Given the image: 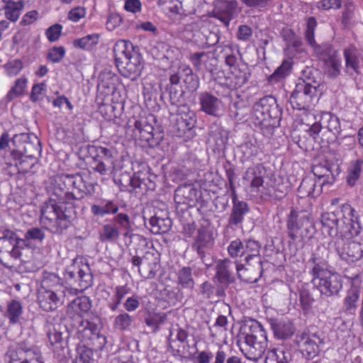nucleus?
I'll return each instance as SVG.
<instances>
[{"mask_svg": "<svg viewBox=\"0 0 363 363\" xmlns=\"http://www.w3.org/2000/svg\"><path fill=\"white\" fill-rule=\"evenodd\" d=\"M27 79L25 77L19 78L16 80L14 86L11 89L6 95L9 101L13 100L15 97L23 94V90L26 86Z\"/></svg>", "mask_w": 363, "mask_h": 363, "instance_id": "56", "label": "nucleus"}, {"mask_svg": "<svg viewBox=\"0 0 363 363\" xmlns=\"http://www.w3.org/2000/svg\"><path fill=\"white\" fill-rule=\"evenodd\" d=\"M177 284L182 288L192 290L194 287V279L192 269L189 267H182L177 273Z\"/></svg>", "mask_w": 363, "mask_h": 363, "instance_id": "47", "label": "nucleus"}, {"mask_svg": "<svg viewBox=\"0 0 363 363\" xmlns=\"http://www.w3.org/2000/svg\"><path fill=\"white\" fill-rule=\"evenodd\" d=\"M213 245V238L210 232L204 228L198 230L193 247L196 250L199 257L205 262L206 250Z\"/></svg>", "mask_w": 363, "mask_h": 363, "instance_id": "32", "label": "nucleus"}, {"mask_svg": "<svg viewBox=\"0 0 363 363\" xmlns=\"http://www.w3.org/2000/svg\"><path fill=\"white\" fill-rule=\"evenodd\" d=\"M62 184L67 186L69 194L73 196L72 197L73 203L74 201L82 199L86 194H91L94 191L93 185H86L79 174L65 175V182Z\"/></svg>", "mask_w": 363, "mask_h": 363, "instance_id": "20", "label": "nucleus"}, {"mask_svg": "<svg viewBox=\"0 0 363 363\" xmlns=\"http://www.w3.org/2000/svg\"><path fill=\"white\" fill-rule=\"evenodd\" d=\"M261 245L254 240H244L245 260L264 261L260 255Z\"/></svg>", "mask_w": 363, "mask_h": 363, "instance_id": "41", "label": "nucleus"}, {"mask_svg": "<svg viewBox=\"0 0 363 363\" xmlns=\"http://www.w3.org/2000/svg\"><path fill=\"white\" fill-rule=\"evenodd\" d=\"M116 65L126 60L133 53H138L133 50V46L130 41L121 40L117 41L113 47Z\"/></svg>", "mask_w": 363, "mask_h": 363, "instance_id": "35", "label": "nucleus"}, {"mask_svg": "<svg viewBox=\"0 0 363 363\" xmlns=\"http://www.w3.org/2000/svg\"><path fill=\"white\" fill-rule=\"evenodd\" d=\"M270 325L276 337L287 339L295 333L296 328L291 319H269Z\"/></svg>", "mask_w": 363, "mask_h": 363, "instance_id": "30", "label": "nucleus"}, {"mask_svg": "<svg viewBox=\"0 0 363 363\" xmlns=\"http://www.w3.org/2000/svg\"><path fill=\"white\" fill-rule=\"evenodd\" d=\"M302 82L299 83L309 84L315 89L320 86L321 82L320 73L319 70L310 67H306L301 73Z\"/></svg>", "mask_w": 363, "mask_h": 363, "instance_id": "45", "label": "nucleus"}, {"mask_svg": "<svg viewBox=\"0 0 363 363\" xmlns=\"http://www.w3.org/2000/svg\"><path fill=\"white\" fill-rule=\"evenodd\" d=\"M282 109L272 96L262 98L253 106V117L255 123L264 127L276 126L279 124Z\"/></svg>", "mask_w": 363, "mask_h": 363, "instance_id": "5", "label": "nucleus"}, {"mask_svg": "<svg viewBox=\"0 0 363 363\" xmlns=\"http://www.w3.org/2000/svg\"><path fill=\"white\" fill-rule=\"evenodd\" d=\"M197 193L192 184L181 185L175 190L174 199L177 204L191 206L197 201Z\"/></svg>", "mask_w": 363, "mask_h": 363, "instance_id": "31", "label": "nucleus"}, {"mask_svg": "<svg viewBox=\"0 0 363 363\" xmlns=\"http://www.w3.org/2000/svg\"><path fill=\"white\" fill-rule=\"evenodd\" d=\"M190 60L195 69L199 70L203 63L213 60V57L211 52H200L193 53L190 57Z\"/></svg>", "mask_w": 363, "mask_h": 363, "instance_id": "57", "label": "nucleus"}, {"mask_svg": "<svg viewBox=\"0 0 363 363\" xmlns=\"http://www.w3.org/2000/svg\"><path fill=\"white\" fill-rule=\"evenodd\" d=\"M233 204L229 225L238 226L242 223L244 216L249 212L250 208L246 202L238 200L237 195L233 197Z\"/></svg>", "mask_w": 363, "mask_h": 363, "instance_id": "33", "label": "nucleus"}, {"mask_svg": "<svg viewBox=\"0 0 363 363\" xmlns=\"http://www.w3.org/2000/svg\"><path fill=\"white\" fill-rule=\"evenodd\" d=\"M163 296L169 304L174 306L182 303L184 300L183 292L178 287L164 289Z\"/></svg>", "mask_w": 363, "mask_h": 363, "instance_id": "51", "label": "nucleus"}, {"mask_svg": "<svg viewBox=\"0 0 363 363\" xmlns=\"http://www.w3.org/2000/svg\"><path fill=\"white\" fill-rule=\"evenodd\" d=\"M90 152H95L96 155L93 157L94 172L101 175H113L116 176L115 160L112 155L111 150L108 148L101 146L89 147Z\"/></svg>", "mask_w": 363, "mask_h": 363, "instance_id": "12", "label": "nucleus"}, {"mask_svg": "<svg viewBox=\"0 0 363 363\" xmlns=\"http://www.w3.org/2000/svg\"><path fill=\"white\" fill-rule=\"evenodd\" d=\"M311 283L321 295L327 297L337 294L342 289L340 276L337 273L332 272L331 270L324 273L323 275L312 277Z\"/></svg>", "mask_w": 363, "mask_h": 363, "instance_id": "13", "label": "nucleus"}, {"mask_svg": "<svg viewBox=\"0 0 363 363\" xmlns=\"http://www.w3.org/2000/svg\"><path fill=\"white\" fill-rule=\"evenodd\" d=\"M291 67V62L284 60L282 64L268 77L269 83L273 84L284 79L288 75Z\"/></svg>", "mask_w": 363, "mask_h": 363, "instance_id": "50", "label": "nucleus"}, {"mask_svg": "<svg viewBox=\"0 0 363 363\" xmlns=\"http://www.w3.org/2000/svg\"><path fill=\"white\" fill-rule=\"evenodd\" d=\"M245 264L237 262V276L240 281L246 283H256L262 277L264 261H247Z\"/></svg>", "mask_w": 363, "mask_h": 363, "instance_id": "19", "label": "nucleus"}, {"mask_svg": "<svg viewBox=\"0 0 363 363\" xmlns=\"http://www.w3.org/2000/svg\"><path fill=\"white\" fill-rule=\"evenodd\" d=\"M91 301L87 296L77 297L68 306V312L71 315L82 317L89 315L91 309Z\"/></svg>", "mask_w": 363, "mask_h": 363, "instance_id": "36", "label": "nucleus"}, {"mask_svg": "<svg viewBox=\"0 0 363 363\" xmlns=\"http://www.w3.org/2000/svg\"><path fill=\"white\" fill-rule=\"evenodd\" d=\"M360 293V289L357 287H352L347 291L342 307L343 311L347 315L355 314Z\"/></svg>", "mask_w": 363, "mask_h": 363, "instance_id": "38", "label": "nucleus"}, {"mask_svg": "<svg viewBox=\"0 0 363 363\" xmlns=\"http://www.w3.org/2000/svg\"><path fill=\"white\" fill-rule=\"evenodd\" d=\"M7 313L9 318H19L23 313L21 303L17 300H12L7 303Z\"/></svg>", "mask_w": 363, "mask_h": 363, "instance_id": "61", "label": "nucleus"}, {"mask_svg": "<svg viewBox=\"0 0 363 363\" xmlns=\"http://www.w3.org/2000/svg\"><path fill=\"white\" fill-rule=\"evenodd\" d=\"M115 215L112 220L113 223L119 228L120 232L121 230L124 231L123 235L125 238H129L130 242L134 240L144 245L147 244L146 239L144 237L133 233V223L127 213L118 212Z\"/></svg>", "mask_w": 363, "mask_h": 363, "instance_id": "25", "label": "nucleus"}, {"mask_svg": "<svg viewBox=\"0 0 363 363\" xmlns=\"http://www.w3.org/2000/svg\"><path fill=\"white\" fill-rule=\"evenodd\" d=\"M313 177L318 178V186L320 189L326 185L332 184L335 181V177L331 173L330 170L321 165H318L313 169Z\"/></svg>", "mask_w": 363, "mask_h": 363, "instance_id": "43", "label": "nucleus"}, {"mask_svg": "<svg viewBox=\"0 0 363 363\" xmlns=\"http://www.w3.org/2000/svg\"><path fill=\"white\" fill-rule=\"evenodd\" d=\"M251 328L255 330L245 336L244 340L240 344L242 353L250 360L257 361L262 357L267 347V334L262 325L255 319Z\"/></svg>", "mask_w": 363, "mask_h": 363, "instance_id": "4", "label": "nucleus"}, {"mask_svg": "<svg viewBox=\"0 0 363 363\" xmlns=\"http://www.w3.org/2000/svg\"><path fill=\"white\" fill-rule=\"evenodd\" d=\"M209 26V22L207 20L196 19L186 25V30H189L194 33L204 30Z\"/></svg>", "mask_w": 363, "mask_h": 363, "instance_id": "63", "label": "nucleus"}, {"mask_svg": "<svg viewBox=\"0 0 363 363\" xmlns=\"http://www.w3.org/2000/svg\"><path fill=\"white\" fill-rule=\"evenodd\" d=\"M65 327L60 323H47V335L51 346V349L55 353L60 354L67 346V342L62 337L63 330Z\"/></svg>", "mask_w": 363, "mask_h": 363, "instance_id": "24", "label": "nucleus"}, {"mask_svg": "<svg viewBox=\"0 0 363 363\" xmlns=\"http://www.w3.org/2000/svg\"><path fill=\"white\" fill-rule=\"evenodd\" d=\"M65 182V176L55 179L51 191L52 195L56 196L45 203L41 209L40 222L45 228L53 234L62 235L71 225L72 219L76 216V210L72 201V194Z\"/></svg>", "mask_w": 363, "mask_h": 363, "instance_id": "1", "label": "nucleus"}, {"mask_svg": "<svg viewBox=\"0 0 363 363\" xmlns=\"http://www.w3.org/2000/svg\"><path fill=\"white\" fill-rule=\"evenodd\" d=\"M308 133L315 140L320 135V139L323 143H333L341 133L340 120L331 113H324L320 122H315L310 127Z\"/></svg>", "mask_w": 363, "mask_h": 363, "instance_id": "6", "label": "nucleus"}, {"mask_svg": "<svg viewBox=\"0 0 363 363\" xmlns=\"http://www.w3.org/2000/svg\"><path fill=\"white\" fill-rule=\"evenodd\" d=\"M230 116L234 119H241L245 115V106L242 101L231 102L229 106Z\"/></svg>", "mask_w": 363, "mask_h": 363, "instance_id": "60", "label": "nucleus"}, {"mask_svg": "<svg viewBox=\"0 0 363 363\" xmlns=\"http://www.w3.org/2000/svg\"><path fill=\"white\" fill-rule=\"evenodd\" d=\"M64 279L70 287L65 289V296H74L83 292L92 285L93 277L91 269L86 264H72L65 273Z\"/></svg>", "mask_w": 363, "mask_h": 363, "instance_id": "3", "label": "nucleus"}, {"mask_svg": "<svg viewBox=\"0 0 363 363\" xmlns=\"http://www.w3.org/2000/svg\"><path fill=\"white\" fill-rule=\"evenodd\" d=\"M200 110L208 116L220 118L223 115L225 106L222 100L208 91L199 94Z\"/></svg>", "mask_w": 363, "mask_h": 363, "instance_id": "21", "label": "nucleus"}, {"mask_svg": "<svg viewBox=\"0 0 363 363\" xmlns=\"http://www.w3.org/2000/svg\"><path fill=\"white\" fill-rule=\"evenodd\" d=\"M14 160H18V162H16L14 164L16 172L23 174L28 172L33 167L36 160V159L29 160L21 155L17 156V159Z\"/></svg>", "mask_w": 363, "mask_h": 363, "instance_id": "55", "label": "nucleus"}, {"mask_svg": "<svg viewBox=\"0 0 363 363\" xmlns=\"http://www.w3.org/2000/svg\"><path fill=\"white\" fill-rule=\"evenodd\" d=\"M12 142L17 146V150L11 152L13 159H17V156L19 155L29 160L37 159L40 154V143L33 134H16L13 136Z\"/></svg>", "mask_w": 363, "mask_h": 363, "instance_id": "8", "label": "nucleus"}, {"mask_svg": "<svg viewBox=\"0 0 363 363\" xmlns=\"http://www.w3.org/2000/svg\"><path fill=\"white\" fill-rule=\"evenodd\" d=\"M155 123L153 115L141 116L138 119H134L133 137L135 140H139L147 143L149 145H154L158 143L159 138H155L152 123Z\"/></svg>", "mask_w": 363, "mask_h": 363, "instance_id": "14", "label": "nucleus"}, {"mask_svg": "<svg viewBox=\"0 0 363 363\" xmlns=\"http://www.w3.org/2000/svg\"><path fill=\"white\" fill-rule=\"evenodd\" d=\"M267 170L262 164L249 167L243 175V180L246 182L252 189L257 191L262 186L264 178L266 176Z\"/></svg>", "mask_w": 363, "mask_h": 363, "instance_id": "28", "label": "nucleus"}, {"mask_svg": "<svg viewBox=\"0 0 363 363\" xmlns=\"http://www.w3.org/2000/svg\"><path fill=\"white\" fill-rule=\"evenodd\" d=\"M221 48L222 52H223L225 55V64L230 67H235L238 62V58L234 53L233 46L230 45H226L221 47Z\"/></svg>", "mask_w": 363, "mask_h": 363, "instance_id": "64", "label": "nucleus"}, {"mask_svg": "<svg viewBox=\"0 0 363 363\" xmlns=\"http://www.w3.org/2000/svg\"><path fill=\"white\" fill-rule=\"evenodd\" d=\"M329 250L323 245L318 246L308 261L309 274L312 277L323 275L330 271Z\"/></svg>", "mask_w": 363, "mask_h": 363, "instance_id": "17", "label": "nucleus"}, {"mask_svg": "<svg viewBox=\"0 0 363 363\" xmlns=\"http://www.w3.org/2000/svg\"><path fill=\"white\" fill-rule=\"evenodd\" d=\"M296 342L303 355L307 358L315 357L319 352V343L322 341L315 334L303 333L297 335Z\"/></svg>", "mask_w": 363, "mask_h": 363, "instance_id": "23", "label": "nucleus"}, {"mask_svg": "<svg viewBox=\"0 0 363 363\" xmlns=\"http://www.w3.org/2000/svg\"><path fill=\"white\" fill-rule=\"evenodd\" d=\"M119 228L113 223H108L103 225L99 232V239L101 242H115L120 236Z\"/></svg>", "mask_w": 363, "mask_h": 363, "instance_id": "46", "label": "nucleus"}, {"mask_svg": "<svg viewBox=\"0 0 363 363\" xmlns=\"http://www.w3.org/2000/svg\"><path fill=\"white\" fill-rule=\"evenodd\" d=\"M79 325V330L89 336L93 342L95 350H101L106 344V337L100 333L101 323L99 319L98 323H94L90 319H77Z\"/></svg>", "mask_w": 363, "mask_h": 363, "instance_id": "18", "label": "nucleus"}, {"mask_svg": "<svg viewBox=\"0 0 363 363\" xmlns=\"http://www.w3.org/2000/svg\"><path fill=\"white\" fill-rule=\"evenodd\" d=\"M166 91L168 94L169 102L172 106H184L186 108V106H184L185 92L180 86L169 84L166 87Z\"/></svg>", "mask_w": 363, "mask_h": 363, "instance_id": "42", "label": "nucleus"}, {"mask_svg": "<svg viewBox=\"0 0 363 363\" xmlns=\"http://www.w3.org/2000/svg\"><path fill=\"white\" fill-rule=\"evenodd\" d=\"M23 9V4L21 1L16 2L12 0L8 1L4 6L6 18L12 22H16L18 19Z\"/></svg>", "mask_w": 363, "mask_h": 363, "instance_id": "48", "label": "nucleus"}, {"mask_svg": "<svg viewBox=\"0 0 363 363\" xmlns=\"http://www.w3.org/2000/svg\"><path fill=\"white\" fill-rule=\"evenodd\" d=\"M99 35L94 33L87 35L82 38L76 39L73 42L74 47H77L84 50H89L92 46L96 45L99 43Z\"/></svg>", "mask_w": 363, "mask_h": 363, "instance_id": "52", "label": "nucleus"}, {"mask_svg": "<svg viewBox=\"0 0 363 363\" xmlns=\"http://www.w3.org/2000/svg\"><path fill=\"white\" fill-rule=\"evenodd\" d=\"M216 274L214 281H217L219 285L217 286L216 294L218 297L225 296V291L230 284L235 281L234 270L237 271V262H233L229 259L219 260L216 267Z\"/></svg>", "mask_w": 363, "mask_h": 363, "instance_id": "9", "label": "nucleus"}, {"mask_svg": "<svg viewBox=\"0 0 363 363\" xmlns=\"http://www.w3.org/2000/svg\"><path fill=\"white\" fill-rule=\"evenodd\" d=\"M265 363H288L286 353L280 349H273L267 352Z\"/></svg>", "mask_w": 363, "mask_h": 363, "instance_id": "54", "label": "nucleus"}, {"mask_svg": "<svg viewBox=\"0 0 363 363\" xmlns=\"http://www.w3.org/2000/svg\"><path fill=\"white\" fill-rule=\"evenodd\" d=\"M344 57L346 72L350 75H352L354 73H358L360 62L357 49L354 47L345 48L344 50Z\"/></svg>", "mask_w": 363, "mask_h": 363, "instance_id": "39", "label": "nucleus"}, {"mask_svg": "<svg viewBox=\"0 0 363 363\" xmlns=\"http://www.w3.org/2000/svg\"><path fill=\"white\" fill-rule=\"evenodd\" d=\"M323 230L333 238L349 239L357 236L362 230L354 209L349 204H342L332 212L321 215Z\"/></svg>", "mask_w": 363, "mask_h": 363, "instance_id": "2", "label": "nucleus"}, {"mask_svg": "<svg viewBox=\"0 0 363 363\" xmlns=\"http://www.w3.org/2000/svg\"><path fill=\"white\" fill-rule=\"evenodd\" d=\"M119 211L118 202L113 200H104L100 204L91 206V213L96 217H104L109 214H116Z\"/></svg>", "mask_w": 363, "mask_h": 363, "instance_id": "37", "label": "nucleus"}, {"mask_svg": "<svg viewBox=\"0 0 363 363\" xmlns=\"http://www.w3.org/2000/svg\"><path fill=\"white\" fill-rule=\"evenodd\" d=\"M287 232L293 240H303L312 237L313 223L308 214L292 209L287 218Z\"/></svg>", "mask_w": 363, "mask_h": 363, "instance_id": "7", "label": "nucleus"}, {"mask_svg": "<svg viewBox=\"0 0 363 363\" xmlns=\"http://www.w3.org/2000/svg\"><path fill=\"white\" fill-rule=\"evenodd\" d=\"M342 259L356 262L363 257V242L351 241L344 243L343 238H336L329 243Z\"/></svg>", "mask_w": 363, "mask_h": 363, "instance_id": "15", "label": "nucleus"}, {"mask_svg": "<svg viewBox=\"0 0 363 363\" xmlns=\"http://www.w3.org/2000/svg\"><path fill=\"white\" fill-rule=\"evenodd\" d=\"M341 67V60L338 56L323 63L324 72L330 79H335L340 76Z\"/></svg>", "mask_w": 363, "mask_h": 363, "instance_id": "49", "label": "nucleus"}, {"mask_svg": "<svg viewBox=\"0 0 363 363\" xmlns=\"http://www.w3.org/2000/svg\"><path fill=\"white\" fill-rule=\"evenodd\" d=\"M190 74V67L186 65H180L174 73L169 76L170 84L179 86V82L183 79V75Z\"/></svg>", "mask_w": 363, "mask_h": 363, "instance_id": "58", "label": "nucleus"}, {"mask_svg": "<svg viewBox=\"0 0 363 363\" xmlns=\"http://www.w3.org/2000/svg\"><path fill=\"white\" fill-rule=\"evenodd\" d=\"M323 189L318 186L316 179L311 176L305 177L298 188L301 197L317 196L322 192Z\"/></svg>", "mask_w": 363, "mask_h": 363, "instance_id": "34", "label": "nucleus"}, {"mask_svg": "<svg viewBox=\"0 0 363 363\" xmlns=\"http://www.w3.org/2000/svg\"><path fill=\"white\" fill-rule=\"evenodd\" d=\"M4 67L9 76H16L22 70L23 62L20 60H14L9 61Z\"/></svg>", "mask_w": 363, "mask_h": 363, "instance_id": "62", "label": "nucleus"}, {"mask_svg": "<svg viewBox=\"0 0 363 363\" xmlns=\"http://www.w3.org/2000/svg\"><path fill=\"white\" fill-rule=\"evenodd\" d=\"M237 2L235 1H219L213 11V16L228 26L235 16Z\"/></svg>", "mask_w": 363, "mask_h": 363, "instance_id": "27", "label": "nucleus"}, {"mask_svg": "<svg viewBox=\"0 0 363 363\" xmlns=\"http://www.w3.org/2000/svg\"><path fill=\"white\" fill-rule=\"evenodd\" d=\"M317 27V21L315 17H310L307 21L305 38L308 43L313 48V51L320 60L323 63L337 57V50L330 44L324 43L318 45L315 40V30Z\"/></svg>", "mask_w": 363, "mask_h": 363, "instance_id": "10", "label": "nucleus"}, {"mask_svg": "<svg viewBox=\"0 0 363 363\" xmlns=\"http://www.w3.org/2000/svg\"><path fill=\"white\" fill-rule=\"evenodd\" d=\"M169 346L174 355L184 357L188 354L187 342H179L174 338V331H170Z\"/></svg>", "mask_w": 363, "mask_h": 363, "instance_id": "53", "label": "nucleus"}, {"mask_svg": "<svg viewBox=\"0 0 363 363\" xmlns=\"http://www.w3.org/2000/svg\"><path fill=\"white\" fill-rule=\"evenodd\" d=\"M228 251L230 256L233 258L244 256V241L242 242L240 240L232 241L228 247Z\"/></svg>", "mask_w": 363, "mask_h": 363, "instance_id": "59", "label": "nucleus"}, {"mask_svg": "<svg viewBox=\"0 0 363 363\" xmlns=\"http://www.w3.org/2000/svg\"><path fill=\"white\" fill-rule=\"evenodd\" d=\"M317 89L309 84L298 83L291 93L290 103L294 109L307 110L317 99Z\"/></svg>", "mask_w": 363, "mask_h": 363, "instance_id": "11", "label": "nucleus"}, {"mask_svg": "<svg viewBox=\"0 0 363 363\" xmlns=\"http://www.w3.org/2000/svg\"><path fill=\"white\" fill-rule=\"evenodd\" d=\"M65 291H38V301L40 307L45 311L55 310L64 301Z\"/></svg>", "mask_w": 363, "mask_h": 363, "instance_id": "26", "label": "nucleus"}, {"mask_svg": "<svg viewBox=\"0 0 363 363\" xmlns=\"http://www.w3.org/2000/svg\"><path fill=\"white\" fill-rule=\"evenodd\" d=\"M116 67L123 77L135 80L140 76L143 69L142 56L138 52L133 53V55L116 65Z\"/></svg>", "mask_w": 363, "mask_h": 363, "instance_id": "22", "label": "nucleus"}, {"mask_svg": "<svg viewBox=\"0 0 363 363\" xmlns=\"http://www.w3.org/2000/svg\"><path fill=\"white\" fill-rule=\"evenodd\" d=\"M130 262L133 266L138 267L139 273L143 278L151 279L156 273L160 262L159 254L155 251H147L142 257H133Z\"/></svg>", "mask_w": 363, "mask_h": 363, "instance_id": "16", "label": "nucleus"}, {"mask_svg": "<svg viewBox=\"0 0 363 363\" xmlns=\"http://www.w3.org/2000/svg\"><path fill=\"white\" fill-rule=\"evenodd\" d=\"M60 281V279L57 274L54 273L46 274L43 276L38 291H65Z\"/></svg>", "mask_w": 363, "mask_h": 363, "instance_id": "40", "label": "nucleus"}, {"mask_svg": "<svg viewBox=\"0 0 363 363\" xmlns=\"http://www.w3.org/2000/svg\"><path fill=\"white\" fill-rule=\"evenodd\" d=\"M45 238V233L43 229L38 227H32L25 233L24 238L17 239V244L29 246V242L30 240L42 242Z\"/></svg>", "mask_w": 363, "mask_h": 363, "instance_id": "44", "label": "nucleus"}, {"mask_svg": "<svg viewBox=\"0 0 363 363\" xmlns=\"http://www.w3.org/2000/svg\"><path fill=\"white\" fill-rule=\"evenodd\" d=\"M150 230L154 234L167 233L172 226V220L167 210L155 212L150 219Z\"/></svg>", "mask_w": 363, "mask_h": 363, "instance_id": "29", "label": "nucleus"}]
</instances>
